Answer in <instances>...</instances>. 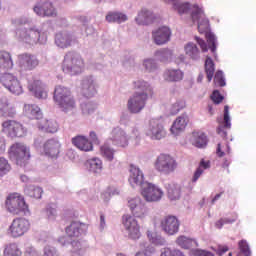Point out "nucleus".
<instances>
[{
  "label": "nucleus",
  "instance_id": "nucleus-1",
  "mask_svg": "<svg viewBox=\"0 0 256 256\" xmlns=\"http://www.w3.org/2000/svg\"><path fill=\"white\" fill-rule=\"evenodd\" d=\"M134 93L128 99V110L131 114H139L149 99V95H153V87L147 81L138 79L133 83Z\"/></svg>",
  "mask_w": 256,
  "mask_h": 256
},
{
  "label": "nucleus",
  "instance_id": "nucleus-2",
  "mask_svg": "<svg viewBox=\"0 0 256 256\" xmlns=\"http://www.w3.org/2000/svg\"><path fill=\"white\" fill-rule=\"evenodd\" d=\"M191 19L193 22H198V31L200 34H205L209 47L212 52L215 53L217 50V38L213 32H210L209 20L206 18L203 10L199 8V6H193Z\"/></svg>",
  "mask_w": 256,
  "mask_h": 256
},
{
  "label": "nucleus",
  "instance_id": "nucleus-3",
  "mask_svg": "<svg viewBox=\"0 0 256 256\" xmlns=\"http://www.w3.org/2000/svg\"><path fill=\"white\" fill-rule=\"evenodd\" d=\"M54 99L63 112H73L77 107L72 91L68 87L58 85L54 91Z\"/></svg>",
  "mask_w": 256,
  "mask_h": 256
},
{
  "label": "nucleus",
  "instance_id": "nucleus-4",
  "mask_svg": "<svg viewBox=\"0 0 256 256\" xmlns=\"http://www.w3.org/2000/svg\"><path fill=\"white\" fill-rule=\"evenodd\" d=\"M83 67L84 61L80 54H77V52H67V54H65L62 63V71H64V73L76 75L77 73H81Z\"/></svg>",
  "mask_w": 256,
  "mask_h": 256
},
{
  "label": "nucleus",
  "instance_id": "nucleus-5",
  "mask_svg": "<svg viewBox=\"0 0 256 256\" xmlns=\"http://www.w3.org/2000/svg\"><path fill=\"white\" fill-rule=\"evenodd\" d=\"M177 166L178 164L174 156L164 152L156 157V161L154 163L156 171L163 173L164 175H170V173H174V171L177 169Z\"/></svg>",
  "mask_w": 256,
  "mask_h": 256
},
{
  "label": "nucleus",
  "instance_id": "nucleus-6",
  "mask_svg": "<svg viewBox=\"0 0 256 256\" xmlns=\"http://www.w3.org/2000/svg\"><path fill=\"white\" fill-rule=\"evenodd\" d=\"M6 207L10 214H21V212H26L29 209L25 201V197L21 193H10L6 199Z\"/></svg>",
  "mask_w": 256,
  "mask_h": 256
},
{
  "label": "nucleus",
  "instance_id": "nucleus-7",
  "mask_svg": "<svg viewBox=\"0 0 256 256\" xmlns=\"http://www.w3.org/2000/svg\"><path fill=\"white\" fill-rule=\"evenodd\" d=\"M1 126L2 132L8 138H22L27 134L25 126H23V124H21V122H18L17 120H4Z\"/></svg>",
  "mask_w": 256,
  "mask_h": 256
},
{
  "label": "nucleus",
  "instance_id": "nucleus-8",
  "mask_svg": "<svg viewBox=\"0 0 256 256\" xmlns=\"http://www.w3.org/2000/svg\"><path fill=\"white\" fill-rule=\"evenodd\" d=\"M30 222L26 218H15L8 228V234L12 238H20L30 230Z\"/></svg>",
  "mask_w": 256,
  "mask_h": 256
},
{
  "label": "nucleus",
  "instance_id": "nucleus-9",
  "mask_svg": "<svg viewBox=\"0 0 256 256\" xmlns=\"http://www.w3.org/2000/svg\"><path fill=\"white\" fill-rule=\"evenodd\" d=\"M10 157H13L17 163L29 161L31 154L28 146L22 142H15L9 149Z\"/></svg>",
  "mask_w": 256,
  "mask_h": 256
},
{
  "label": "nucleus",
  "instance_id": "nucleus-10",
  "mask_svg": "<svg viewBox=\"0 0 256 256\" xmlns=\"http://www.w3.org/2000/svg\"><path fill=\"white\" fill-rule=\"evenodd\" d=\"M122 223L124 225L125 230L128 232L129 238L133 240H137L141 236V226L139 222H137L136 218L131 216L130 214H126L122 217Z\"/></svg>",
  "mask_w": 256,
  "mask_h": 256
},
{
  "label": "nucleus",
  "instance_id": "nucleus-11",
  "mask_svg": "<svg viewBox=\"0 0 256 256\" xmlns=\"http://www.w3.org/2000/svg\"><path fill=\"white\" fill-rule=\"evenodd\" d=\"M1 83L6 87V89L15 95L23 93V85L21 81L12 73H4L1 76Z\"/></svg>",
  "mask_w": 256,
  "mask_h": 256
},
{
  "label": "nucleus",
  "instance_id": "nucleus-12",
  "mask_svg": "<svg viewBox=\"0 0 256 256\" xmlns=\"http://www.w3.org/2000/svg\"><path fill=\"white\" fill-rule=\"evenodd\" d=\"M146 134L154 140H161V138H165L167 130H165V126L161 120L153 118L149 121Z\"/></svg>",
  "mask_w": 256,
  "mask_h": 256
},
{
  "label": "nucleus",
  "instance_id": "nucleus-13",
  "mask_svg": "<svg viewBox=\"0 0 256 256\" xmlns=\"http://www.w3.org/2000/svg\"><path fill=\"white\" fill-rule=\"evenodd\" d=\"M40 61L36 54H30V52H23L18 54V66L22 71H32L38 67Z\"/></svg>",
  "mask_w": 256,
  "mask_h": 256
},
{
  "label": "nucleus",
  "instance_id": "nucleus-14",
  "mask_svg": "<svg viewBox=\"0 0 256 256\" xmlns=\"http://www.w3.org/2000/svg\"><path fill=\"white\" fill-rule=\"evenodd\" d=\"M141 194L146 201H160L164 191L154 183H146L142 188Z\"/></svg>",
  "mask_w": 256,
  "mask_h": 256
},
{
  "label": "nucleus",
  "instance_id": "nucleus-15",
  "mask_svg": "<svg viewBox=\"0 0 256 256\" xmlns=\"http://www.w3.org/2000/svg\"><path fill=\"white\" fill-rule=\"evenodd\" d=\"M162 230L169 236H173L179 232L180 222L176 216H166L161 220Z\"/></svg>",
  "mask_w": 256,
  "mask_h": 256
},
{
  "label": "nucleus",
  "instance_id": "nucleus-16",
  "mask_svg": "<svg viewBox=\"0 0 256 256\" xmlns=\"http://www.w3.org/2000/svg\"><path fill=\"white\" fill-rule=\"evenodd\" d=\"M128 206L135 216V218H145L148 214V208L145 203L140 199V197H135L134 199H129Z\"/></svg>",
  "mask_w": 256,
  "mask_h": 256
},
{
  "label": "nucleus",
  "instance_id": "nucleus-17",
  "mask_svg": "<svg viewBox=\"0 0 256 256\" xmlns=\"http://www.w3.org/2000/svg\"><path fill=\"white\" fill-rule=\"evenodd\" d=\"M28 89L39 99H46L48 97V89L41 79H31L28 81Z\"/></svg>",
  "mask_w": 256,
  "mask_h": 256
},
{
  "label": "nucleus",
  "instance_id": "nucleus-18",
  "mask_svg": "<svg viewBox=\"0 0 256 256\" xmlns=\"http://www.w3.org/2000/svg\"><path fill=\"white\" fill-rule=\"evenodd\" d=\"M20 39L27 44H37V42H44L42 34L36 28H28L20 32Z\"/></svg>",
  "mask_w": 256,
  "mask_h": 256
},
{
  "label": "nucleus",
  "instance_id": "nucleus-19",
  "mask_svg": "<svg viewBox=\"0 0 256 256\" xmlns=\"http://www.w3.org/2000/svg\"><path fill=\"white\" fill-rule=\"evenodd\" d=\"M61 144L58 140L50 139L47 140L43 145V152L47 157H58L60 152Z\"/></svg>",
  "mask_w": 256,
  "mask_h": 256
},
{
  "label": "nucleus",
  "instance_id": "nucleus-20",
  "mask_svg": "<svg viewBox=\"0 0 256 256\" xmlns=\"http://www.w3.org/2000/svg\"><path fill=\"white\" fill-rule=\"evenodd\" d=\"M171 30L167 26H162L153 32V39L156 44H165L171 38Z\"/></svg>",
  "mask_w": 256,
  "mask_h": 256
},
{
  "label": "nucleus",
  "instance_id": "nucleus-21",
  "mask_svg": "<svg viewBox=\"0 0 256 256\" xmlns=\"http://www.w3.org/2000/svg\"><path fill=\"white\" fill-rule=\"evenodd\" d=\"M188 122H189V118L185 114H183L182 116H178V118L174 120L170 128V132L175 136H177L178 134H181V132L185 130Z\"/></svg>",
  "mask_w": 256,
  "mask_h": 256
},
{
  "label": "nucleus",
  "instance_id": "nucleus-22",
  "mask_svg": "<svg viewBox=\"0 0 256 256\" xmlns=\"http://www.w3.org/2000/svg\"><path fill=\"white\" fill-rule=\"evenodd\" d=\"M112 140L117 146L125 147L129 145V138L121 128H114L112 130Z\"/></svg>",
  "mask_w": 256,
  "mask_h": 256
},
{
  "label": "nucleus",
  "instance_id": "nucleus-23",
  "mask_svg": "<svg viewBox=\"0 0 256 256\" xmlns=\"http://www.w3.org/2000/svg\"><path fill=\"white\" fill-rule=\"evenodd\" d=\"M34 12H36L38 16H48V17L57 16V12L53 4H51V2H44L42 6H35Z\"/></svg>",
  "mask_w": 256,
  "mask_h": 256
},
{
  "label": "nucleus",
  "instance_id": "nucleus-24",
  "mask_svg": "<svg viewBox=\"0 0 256 256\" xmlns=\"http://www.w3.org/2000/svg\"><path fill=\"white\" fill-rule=\"evenodd\" d=\"M24 110L28 118H31L32 120H38V128H40L39 122L43 120V114L39 106H35V104H26L24 106Z\"/></svg>",
  "mask_w": 256,
  "mask_h": 256
},
{
  "label": "nucleus",
  "instance_id": "nucleus-25",
  "mask_svg": "<svg viewBox=\"0 0 256 256\" xmlns=\"http://www.w3.org/2000/svg\"><path fill=\"white\" fill-rule=\"evenodd\" d=\"M143 182H144L143 172L138 167L131 165L129 183L132 185V187H136V185H142Z\"/></svg>",
  "mask_w": 256,
  "mask_h": 256
},
{
  "label": "nucleus",
  "instance_id": "nucleus-26",
  "mask_svg": "<svg viewBox=\"0 0 256 256\" xmlns=\"http://www.w3.org/2000/svg\"><path fill=\"white\" fill-rule=\"evenodd\" d=\"M38 127L42 132L55 133L58 131L59 124L56 120H47L46 118H43V120H40L38 123Z\"/></svg>",
  "mask_w": 256,
  "mask_h": 256
},
{
  "label": "nucleus",
  "instance_id": "nucleus-27",
  "mask_svg": "<svg viewBox=\"0 0 256 256\" xmlns=\"http://www.w3.org/2000/svg\"><path fill=\"white\" fill-rule=\"evenodd\" d=\"M72 143L80 150H93V144L86 136H75L72 138Z\"/></svg>",
  "mask_w": 256,
  "mask_h": 256
},
{
  "label": "nucleus",
  "instance_id": "nucleus-28",
  "mask_svg": "<svg viewBox=\"0 0 256 256\" xmlns=\"http://www.w3.org/2000/svg\"><path fill=\"white\" fill-rule=\"evenodd\" d=\"M13 59L7 50H0V69L6 71L13 68Z\"/></svg>",
  "mask_w": 256,
  "mask_h": 256
},
{
  "label": "nucleus",
  "instance_id": "nucleus-29",
  "mask_svg": "<svg viewBox=\"0 0 256 256\" xmlns=\"http://www.w3.org/2000/svg\"><path fill=\"white\" fill-rule=\"evenodd\" d=\"M97 93V89L95 88V83L92 78L84 79L82 81V94L85 97H93Z\"/></svg>",
  "mask_w": 256,
  "mask_h": 256
},
{
  "label": "nucleus",
  "instance_id": "nucleus-30",
  "mask_svg": "<svg viewBox=\"0 0 256 256\" xmlns=\"http://www.w3.org/2000/svg\"><path fill=\"white\" fill-rule=\"evenodd\" d=\"M55 43L61 48H67L72 44V36L68 32H58L55 36Z\"/></svg>",
  "mask_w": 256,
  "mask_h": 256
},
{
  "label": "nucleus",
  "instance_id": "nucleus-31",
  "mask_svg": "<svg viewBox=\"0 0 256 256\" xmlns=\"http://www.w3.org/2000/svg\"><path fill=\"white\" fill-rule=\"evenodd\" d=\"M86 166L92 173H101L103 170V161H101V158H90L86 162Z\"/></svg>",
  "mask_w": 256,
  "mask_h": 256
},
{
  "label": "nucleus",
  "instance_id": "nucleus-32",
  "mask_svg": "<svg viewBox=\"0 0 256 256\" xmlns=\"http://www.w3.org/2000/svg\"><path fill=\"white\" fill-rule=\"evenodd\" d=\"M167 195L171 200L180 199L181 197L180 185H177L176 183H169V185H167Z\"/></svg>",
  "mask_w": 256,
  "mask_h": 256
},
{
  "label": "nucleus",
  "instance_id": "nucleus-33",
  "mask_svg": "<svg viewBox=\"0 0 256 256\" xmlns=\"http://www.w3.org/2000/svg\"><path fill=\"white\" fill-rule=\"evenodd\" d=\"M185 52L190 59L197 60L200 57V50L197 44H194V42H188V44H186Z\"/></svg>",
  "mask_w": 256,
  "mask_h": 256
},
{
  "label": "nucleus",
  "instance_id": "nucleus-34",
  "mask_svg": "<svg viewBox=\"0 0 256 256\" xmlns=\"http://www.w3.org/2000/svg\"><path fill=\"white\" fill-rule=\"evenodd\" d=\"M82 232V224L79 222H72L70 226L66 228V234L71 238H79Z\"/></svg>",
  "mask_w": 256,
  "mask_h": 256
},
{
  "label": "nucleus",
  "instance_id": "nucleus-35",
  "mask_svg": "<svg viewBox=\"0 0 256 256\" xmlns=\"http://www.w3.org/2000/svg\"><path fill=\"white\" fill-rule=\"evenodd\" d=\"M164 77L167 81H181L184 77V73L180 69H168L164 73Z\"/></svg>",
  "mask_w": 256,
  "mask_h": 256
},
{
  "label": "nucleus",
  "instance_id": "nucleus-36",
  "mask_svg": "<svg viewBox=\"0 0 256 256\" xmlns=\"http://www.w3.org/2000/svg\"><path fill=\"white\" fill-rule=\"evenodd\" d=\"M106 20L110 23L117 22L118 24H122V22L128 20V16L122 12H109L106 16Z\"/></svg>",
  "mask_w": 256,
  "mask_h": 256
},
{
  "label": "nucleus",
  "instance_id": "nucleus-37",
  "mask_svg": "<svg viewBox=\"0 0 256 256\" xmlns=\"http://www.w3.org/2000/svg\"><path fill=\"white\" fill-rule=\"evenodd\" d=\"M153 14L152 12H149V10H141L139 12L138 16L136 17V22L138 24H151L153 22Z\"/></svg>",
  "mask_w": 256,
  "mask_h": 256
},
{
  "label": "nucleus",
  "instance_id": "nucleus-38",
  "mask_svg": "<svg viewBox=\"0 0 256 256\" xmlns=\"http://www.w3.org/2000/svg\"><path fill=\"white\" fill-rule=\"evenodd\" d=\"M192 142L194 146L203 148L207 144V136L203 132H193Z\"/></svg>",
  "mask_w": 256,
  "mask_h": 256
},
{
  "label": "nucleus",
  "instance_id": "nucleus-39",
  "mask_svg": "<svg viewBox=\"0 0 256 256\" xmlns=\"http://www.w3.org/2000/svg\"><path fill=\"white\" fill-rule=\"evenodd\" d=\"M205 73L207 75L208 81L211 82L215 75V63L213 59H211V56H206Z\"/></svg>",
  "mask_w": 256,
  "mask_h": 256
},
{
  "label": "nucleus",
  "instance_id": "nucleus-40",
  "mask_svg": "<svg viewBox=\"0 0 256 256\" xmlns=\"http://www.w3.org/2000/svg\"><path fill=\"white\" fill-rule=\"evenodd\" d=\"M177 244L182 248H193V246H199L198 242L193 238H187V236H179L177 238Z\"/></svg>",
  "mask_w": 256,
  "mask_h": 256
},
{
  "label": "nucleus",
  "instance_id": "nucleus-41",
  "mask_svg": "<svg viewBox=\"0 0 256 256\" xmlns=\"http://www.w3.org/2000/svg\"><path fill=\"white\" fill-rule=\"evenodd\" d=\"M209 168H210V161H205L204 158H202V161H200L199 167L196 169V171L192 177L193 183H196V181H198L199 177H201V175H203L204 169H209Z\"/></svg>",
  "mask_w": 256,
  "mask_h": 256
},
{
  "label": "nucleus",
  "instance_id": "nucleus-42",
  "mask_svg": "<svg viewBox=\"0 0 256 256\" xmlns=\"http://www.w3.org/2000/svg\"><path fill=\"white\" fill-rule=\"evenodd\" d=\"M4 256H22V252L15 242L8 244L4 250Z\"/></svg>",
  "mask_w": 256,
  "mask_h": 256
},
{
  "label": "nucleus",
  "instance_id": "nucleus-43",
  "mask_svg": "<svg viewBox=\"0 0 256 256\" xmlns=\"http://www.w3.org/2000/svg\"><path fill=\"white\" fill-rule=\"evenodd\" d=\"M166 3H173L174 10L178 14H187L190 10V4H180L179 0H164Z\"/></svg>",
  "mask_w": 256,
  "mask_h": 256
},
{
  "label": "nucleus",
  "instance_id": "nucleus-44",
  "mask_svg": "<svg viewBox=\"0 0 256 256\" xmlns=\"http://www.w3.org/2000/svg\"><path fill=\"white\" fill-rule=\"evenodd\" d=\"M10 171H12V167L8 161V158H5V156H0V177H5V175H8Z\"/></svg>",
  "mask_w": 256,
  "mask_h": 256
},
{
  "label": "nucleus",
  "instance_id": "nucleus-45",
  "mask_svg": "<svg viewBox=\"0 0 256 256\" xmlns=\"http://www.w3.org/2000/svg\"><path fill=\"white\" fill-rule=\"evenodd\" d=\"M238 248L240 252L238 253V256H251V248L247 242V240H240L238 242Z\"/></svg>",
  "mask_w": 256,
  "mask_h": 256
},
{
  "label": "nucleus",
  "instance_id": "nucleus-46",
  "mask_svg": "<svg viewBox=\"0 0 256 256\" xmlns=\"http://www.w3.org/2000/svg\"><path fill=\"white\" fill-rule=\"evenodd\" d=\"M100 152L102 156L105 157V159H107L108 161H113L115 152L113 148H110V146H108L107 144H103V146H101L100 148Z\"/></svg>",
  "mask_w": 256,
  "mask_h": 256
},
{
  "label": "nucleus",
  "instance_id": "nucleus-47",
  "mask_svg": "<svg viewBox=\"0 0 256 256\" xmlns=\"http://www.w3.org/2000/svg\"><path fill=\"white\" fill-rule=\"evenodd\" d=\"M184 107H186V101L184 99H179L172 104L170 112L173 116H175L176 114H179L181 110H184Z\"/></svg>",
  "mask_w": 256,
  "mask_h": 256
},
{
  "label": "nucleus",
  "instance_id": "nucleus-48",
  "mask_svg": "<svg viewBox=\"0 0 256 256\" xmlns=\"http://www.w3.org/2000/svg\"><path fill=\"white\" fill-rule=\"evenodd\" d=\"M96 104H92V101H87L85 104H81L82 112L85 115L93 114L96 110Z\"/></svg>",
  "mask_w": 256,
  "mask_h": 256
},
{
  "label": "nucleus",
  "instance_id": "nucleus-49",
  "mask_svg": "<svg viewBox=\"0 0 256 256\" xmlns=\"http://www.w3.org/2000/svg\"><path fill=\"white\" fill-rule=\"evenodd\" d=\"M42 193V187L31 186L27 189V194L30 195V197H35L36 199H40L42 197Z\"/></svg>",
  "mask_w": 256,
  "mask_h": 256
},
{
  "label": "nucleus",
  "instance_id": "nucleus-50",
  "mask_svg": "<svg viewBox=\"0 0 256 256\" xmlns=\"http://www.w3.org/2000/svg\"><path fill=\"white\" fill-rule=\"evenodd\" d=\"M230 152V146L229 144H221L219 143L216 148V154L218 157H225V154H229Z\"/></svg>",
  "mask_w": 256,
  "mask_h": 256
},
{
  "label": "nucleus",
  "instance_id": "nucleus-51",
  "mask_svg": "<svg viewBox=\"0 0 256 256\" xmlns=\"http://www.w3.org/2000/svg\"><path fill=\"white\" fill-rule=\"evenodd\" d=\"M214 83L219 87H225L226 83L223 71H216V74L214 75Z\"/></svg>",
  "mask_w": 256,
  "mask_h": 256
},
{
  "label": "nucleus",
  "instance_id": "nucleus-52",
  "mask_svg": "<svg viewBox=\"0 0 256 256\" xmlns=\"http://www.w3.org/2000/svg\"><path fill=\"white\" fill-rule=\"evenodd\" d=\"M43 254L44 256H60L55 246H51L50 244H46V246H44Z\"/></svg>",
  "mask_w": 256,
  "mask_h": 256
},
{
  "label": "nucleus",
  "instance_id": "nucleus-53",
  "mask_svg": "<svg viewBox=\"0 0 256 256\" xmlns=\"http://www.w3.org/2000/svg\"><path fill=\"white\" fill-rule=\"evenodd\" d=\"M237 218V214H234L233 218H221L216 222V228H223L224 224H233Z\"/></svg>",
  "mask_w": 256,
  "mask_h": 256
},
{
  "label": "nucleus",
  "instance_id": "nucleus-54",
  "mask_svg": "<svg viewBox=\"0 0 256 256\" xmlns=\"http://www.w3.org/2000/svg\"><path fill=\"white\" fill-rule=\"evenodd\" d=\"M191 253L193 256H215L213 252H210L209 250H203L201 248H193Z\"/></svg>",
  "mask_w": 256,
  "mask_h": 256
},
{
  "label": "nucleus",
  "instance_id": "nucleus-55",
  "mask_svg": "<svg viewBox=\"0 0 256 256\" xmlns=\"http://www.w3.org/2000/svg\"><path fill=\"white\" fill-rule=\"evenodd\" d=\"M161 256H185L181 250H171V248H165Z\"/></svg>",
  "mask_w": 256,
  "mask_h": 256
},
{
  "label": "nucleus",
  "instance_id": "nucleus-56",
  "mask_svg": "<svg viewBox=\"0 0 256 256\" xmlns=\"http://www.w3.org/2000/svg\"><path fill=\"white\" fill-rule=\"evenodd\" d=\"M223 122L225 128H231V119L229 114V106H224Z\"/></svg>",
  "mask_w": 256,
  "mask_h": 256
},
{
  "label": "nucleus",
  "instance_id": "nucleus-57",
  "mask_svg": "<svg viewBox=\"0 0 256 256\" xmlns=\"http://www.w3.org/2000/svg\"><path fill=\"white\" fill-rule=\"evenodd\" d=\"M135 256H154V249L151 246H147L143 250H138Z\"/></svg>",
  "mask_w": 256,
  "mask_h": 256
},
{
  "label": "nucleus",
  "instance_id": "nucleus-58",
  "mask_svg": "<svg viewBox=\"0 0 256 256\" xmlns=\"http://www.w3.org/2000/svg\"><path fill=\"white\" fill-rule=\"evenodd\" d=\"M211 99L214 101V103H221L224 99V95H222L220 91L216 89L212 92Z\"/></svg>",
  "mask_w": 256,
  "mask_h": 256
},
{
  "label": "nucleus",
  "instance_id": "nucleus-59",
  "mask_svg": "<svg viewBox=\"0 0 256 256\" xmlns=\"http://www.w3.org/2000/svg\"><path fill=\"white\" fill-rule=\"evenodd\" d=\"M195 40L199 44L202 52H207L208 51V44L203 40V38H199V36H195Z\"/></svg>",
  "mask_w": 256,
  "mask_h": 256
},
{
  "label": "nucleus",
  "instance_id": "nucleus-60",
  "mask_svg": "<svg viewBox=\"0 0 256 256\" xmlns=\"http://www.w3.org/2000/svg\"><path fill=\"white\" fill-rule=\"evenodd\" d=\"M115 193H116V191H113L112 187H108V189L106 191L101 193V198L104 201H108V199H110L111 195H114Z\"/></svg>",
  "mask_w": 256,
  "mask_h": 256
},
{
  "label": "nucleus",
  "instance_id": "nucleus-61",
  "mask_svg": "<svg viewBox=\"0 0 256 256\" xmlns=\"http://www.w3.org/2000/svg\"><path fill=\"white\" fill-rule=\"evenodd\" d=\"M144 66L147 71H153V69H156V63L153 61V59H147L144 61Z\"/></svg>",
  "mask_w": 256,
  "mask_h": 256
},
{
  "label": "nucleus",
  "instance_id": "nucleus-62",
  "mask_svg": "<svg viewBox=\"0 0 256 256\" xmlns=\"http://www.w3.org/2000/svg\"><path fill=\"white\" fill-rule=\"evenodd\" d=\"M4 116L6 118H14L16 116V110L14 108H8L5 112H4Z\"/></svg>",
  "mask_w": 256,
  "mask_h": 256
},
{
  "label": "nucleus",
  "instance_id": "nucleus-63",
  "mask_svg": "<svg viewBox=\"0 0 256 256\" xmlns=\"http://www.w3.org/2000/svg\"><path fill=\"white\" fill-rule=\"evenodd\" d=\"M46 213L48 218H55L57 216V210L55 208H47Z\"/></svg>",
  "mask_w": 256,
  "mask_h": 256
},
{
  "label": "nucleus",
  "instance_id": "nucleus-64",
  "mask_svg": "<svg viewBox=\"0 0 256 256\" xmlns=\"http://www.w3.org/2000/svg\"><path fill=\"white\" fill-rule=\"evenodd\" d=\"M26 256H39V252L35 248H28L26 250Z\"/></svg>",
  "mask_w": 256,
  "mask_h": 256
}]
</instances>
